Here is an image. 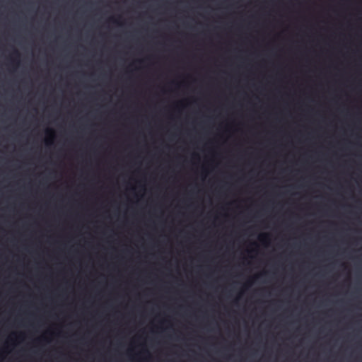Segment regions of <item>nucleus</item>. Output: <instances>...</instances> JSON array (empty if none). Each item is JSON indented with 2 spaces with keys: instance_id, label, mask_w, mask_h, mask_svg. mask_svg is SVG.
Masks as SVG:
<instances>
[{
  "instance_id": "obj_1",
  "label": "nucleus",
  "mask_w": 362,
  "mask_h": 362,
  "mask_svg": "<svg viewBox=\"0 0 362 362\" xmlns=\"http://www.w3.org/2000/svg\"><path fill=\"white\" fill-rule=\"evenodd\" d=\"M46 134L47 135H49L52 136V138L54 137V131L52 129H48L46 130Z\"/></svg>"
},
{
  "instance_id": "obj_3",
  "label": "nucleus",
  "mask_w": 362,
  "mask_h": 362,
  "mask_svg": "<svg viewBox=\"0 0 362 362\" xmlns=\"http://www.w3.org/2000/svg\"><path fill=\"white\" fill-rule=\"evenodd\" d=\"M13 54H14V55H16V57H18L20 56L19 52H18V50H16V49H15V50L13 51Z\"/></svg>"
},
{
  "instance_id": "obj_5",
  "label": "nucleus",
  "mask_w": 362,
  "mask_h": 362,
  "mask_svg": "<svg viewBox=\"0 0 362 362\" xmlns=\"http://www.w3.org/2000/svg\"><path fill=\"white\" fill-rule=\"evenodd\" d=\"M110 20L114 21V22H116V21L114 18H111Z\"/></svg>"
},
{
  "instance_id": "obj_2",
  "label": "nucleus",
  "mask_w": 362,
  "mask_h": 362,
  "mask_svg": "<svg viewBox=\"0 0 362 362\" xmlns=\"http://www.w3.org/2000/svg\"><path fill=\"white\" fill-rule=\"evenodd\" d=\"M268 238V235L267 234H262L259 236V240L261 241H264L265 240V239H267Z\"/></svg>"
},
{
  "instance_id": "obj_4",
  "label": "nucleus",
  "mask_w": 362,
  "mask_h": 362,
  "mask_svg": "<svg viewBox=\"0 0 362 362\" xmlns=\"http://www.w3.org/2000/svg\"><path fill=\"white\" fill-rule=\"evenodd\" d=\"M46 143H47V144H49V139H47V140H46Z\"/></svg>"
}]
</instances>
